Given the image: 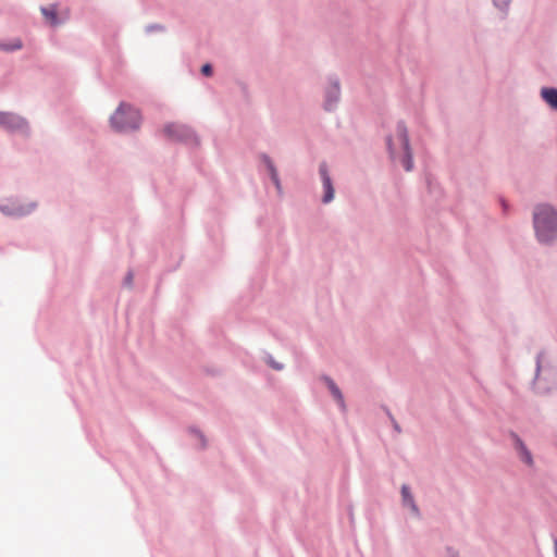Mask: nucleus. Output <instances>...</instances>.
Listing matches in <instances>:
<instances>
[{
    "instance_id": "nucleus-1",
    "label": "nucleus",
    "mask_w": 557,
    "mask_h": 557,
    "mask_svg": "<svg viewBox=\"0 0 557 557\" xmlns=\"http://www.w3.org/2000/svg\"><path fill=\"white\" fill-rule=\"evenodd\" d=\"M534 227L542 243H549L557 236V213L549 206H539L534 211Z\"/></svg>"
},
{
    "instance_id": "nucleus-2",
    "label": "nucleus",
    "mask_w": 557,
    "mask_h": 557,
    "mask_svg": "<svg viewBox=\"0 0 557 557\" xmlns=\"http://www.w3.org/2000/svg\"><path fill=\"white\" fill-rule=\"evenodd\" d=\"M387 146L391 156L394 158L398 152H404L403 165L406 171H411L413 163L409 147L407 128L404 124L399 123L396 126V134L394 137L387 139Z\"/></svg>"
},
{
    "instance_id": "nucleus-3",
    "label": "nucleus",
    "mask_w": 557,
    "mask_h": 557,
    "mask_svg": "<svg viewBox=\"0 0 557 557\" xmlns=\"http://www.w3.org/2000/svg\"><path fill=\"white\" fill-rule=\"evenodd\" d=\"M139 122V112L124 103L111 116V125L117 132L135 129L138 127Z\"/></svg>"
},
{
    "instance_id": "nucleus-4",
    "label": "nucleus",
    "mask_w": 557,
    "mask_h": 557,
    "mask_svg": "<svg viewBox=\"0 0 557 557\" xmlns=\"http://www.w3.org/2000/svg\"><path fill=\"white\" fill-rule=\"evenodd\" d=\"M25 121L17 116V115H14L12 113H4V112H1L0 113V126L7 128V129H10V131H14V129H20V128H23L25 126Z\"/></svg>"
},
{
    "instance_id": "nucleus-5",
    "label": "nucleus",
    "mask_w": 557,
    "mask_h": 557,
    "mask_svg": "<svg viewBox=\"0 0 557 557\" xmlns=\"http://www.w3.org/2000/svg\"><path fill=\"white\" fill-rule=\"evenodd\" d=\"M164 133L170 138L177 139V140H186L193 136L189 128H187L184 125H178V124H170V125L165 126Z\"/></svg>"
},
{
    "instance_id": "nucleus-6",
    "label": "nucleus",
    "mask_w": 557,
    "mask_h": 557,
    "mask_svg": "<svg viewBox=\"0 0 557 557\" xmlns=\"http://www.w3.org/2000/svg\"><path fill=\"white\" fill-rule=\"evenodd\" d=\"M320 174L324 188L323 202L327 203L334 198V188L331 182V177L327 174L326 165L324 163L320 165Z\"/></svg>"
},
{
    "instance_id": "nucleus-7",
    "label": "nucleus",
    "mask_w": 557,
    "mask_h": 557,
    "mask_svg": "<svg viewBox=\"0 0 557 557\" xmlns=\"http://www.w3.org/2000/svg\"><path fill=\"white\" fill-rule=\"evenodd\" d=\"M339 98V86L337 83H334L330 86L326 91V101L325 109L332 110L333 106L337 102Z\"/></svg>"
},
{
    "instance_id": "nucleus-8",
    "label": "nucleus",
    "mask_w": 557,
    "mask_h": 557,
    "mask_svg": "<svg viewBox=\"0 0 557 557\" xmlns=\"http://www.w3.org/2000/svg\"><path fill=\"white\" fill-rule=\"evenodd\" d=\"M541 96L547 104L557 110V89L542 88Z\"/></svg>"
},
{
    "instance_id": "nucleus-9",
    "label": "nucleus",
    "mask_w": 557,
    "mask_h": 557,
    "mask_svg": "<svg viewBox=\"0 0 557 557\" xmlns=\"http://www.w3.org/2000/svg\"><path fill=\"white\" fill-rule=\"evenodd\" d=\"M401 497L405 506L409 507L412 512L418 513V507L414 503L413 496L407 485L401 487Z\"/></svg>"
},
{
    "instance_id": "nucleus-10",
    "label": "nucleus",
    "mask_w": 557,
    "mask_h": 557,
    "mask_svg": "<svg viewBox=\"0 0 557 557\" xmlns=\"http://www.w3.org/2000/svg\"><path fill=\"white\" fill-rule=\"evenodd\" d=\"M41 13L50 25L55 26L60 23L57 17V7L55 5H50L48 8H41Z\"/></svg>"
},
{
    "instance_id": "nucleus-11",
    "label": "nucleus",
    "mask_w": 557,
    "mask_h": 557,
    "mask_svg": "<svg viewBox=\"0 0 557 557\" xmlns=\"http://www.w3.org/2000/svg\"><path fill=\"white\" fill-rule=\"evenodd\" d=\"M516 447L519 450L521 459L529 466L533 463L532 456L530 451L527 449L524 444L519 440L516 438Z\"/></svg>"
},
{
    "instance_id": "nucleus-12",
    "label": "nucleus",
    "mask_w": 557,
    "mask_h": 557,
    "mask_svg": "<svg viewBox=\"0 0 557 557\" xmlns=\"http://www.w3.org/2000/svg\"><path fill=\"white\" fill-rule=\"evenodd\" d=\"M325 381L334 398L338 401L341 406H344V399L339 388L335 385V383L332 380L326 379Z\"/></svg>"
},
{
    "instance_id": "nucleus-13",
    "label": "nucleus",
    "mask_w": 557,
    "mask_h": 557,
    "mask_svg": "<svg viewBox=\"0 0 557 557\" xmlns=\"http://www.w3.org/2000/svg\"><path fill=\"white\" fill-rule=\"evenodd\" d=\"M264 161L267 162V165H268V169L270 171V175H271V178H272L273 183L275 184L276 188L280 190L281 189V184H280L278 177H277V172H276L273 163L267 157L264 158Z\"/></svg>"
},
{
    "instance_id": "nucleus-14",
    "label": "nucleus",
    "mask_w": 557,
    "mask_h": 557,
    "mask_svg": "<svg viewBox=\"0 0 557 557\" xmlns=\"http://www.w3.org/2000/svg\"><path fill=\"white\" fill-rule=\"evenodd\" d=\"M21 48H22V41L20 39H14L13 42L10 45L0 44V49H3L5 51L18 50Z\"/></svg>"
},
{
    "instance_id": "nucleus-15",
    "label": "nucleus",
    "mask_w": 557,
    "mask_h": 557,
    "mask_svg": "<svg viewBox=\"0 0 557 557\" xmlns=\"http://www.w3.org/2000/svg\"><path fill=\"white\" fill-rule=\"evenodd\" d=\"M201 72L203 75H207L209 76L211 73H212V67L210 64H205L202 67H201Z\"/></svg>"
},
{
    "instance_id": "nucleus-16",
    "label": "nucleus",
    "mask_w": 557,
    "mask_h": 557,
    "mask_svg": "<svg viewBox=\"0 0 557 557\" xmlns=\"http://www.w3.org/2000/svg\"><path fill=\"white\" fill-rule=\"evenodd\" d=\"M510 0H494L495 4L498 7H506Z\"/></svg>"
},
{
    "instance_id": "nucleus-17",
    "label": "nucleus",
    "mask_w": 557,
    "mask_h": 557,
    "mask_svg": "<svg viewBox=\"0 0 557 557\" xmlns=\"http://www.w3.org/2000/svg\"><path fill=\"white\" fill-rule=\"evenodd\" d=\"M125 281H126V284H127V285H131V284H132V281H133V275H132V273H128V274H127V276H126Z\"/></svg>"
},
{
    "instance_id": "nucleus-18",
    "label": "nucleus",
    "mask_w": 557,
    "mask_h": 557,
    "mask_svg": "<svg viewBox=\"0 0 557 557\" xmlns=\"http://www.w3.org/2000/svg\"><path fill=\"white\" fill-rule=\"evenodd\" d=\"M272 367H273V368H275V369H277V370L282 369V367H281V366L275 364V363H272Z\"/></svg>"
}]
</instances>
